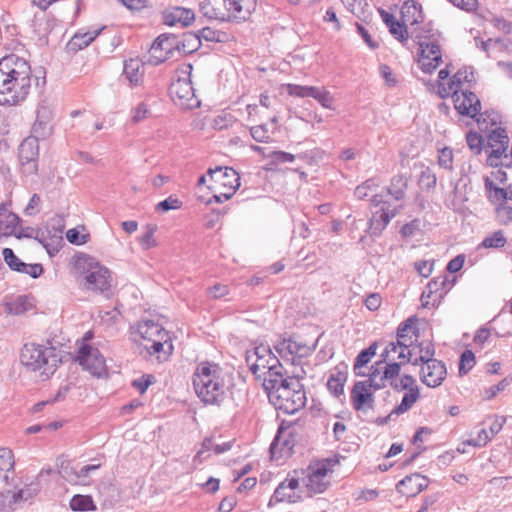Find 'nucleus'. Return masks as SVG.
<instances>
[{
    "label": "nucleus",
    "mask_w": 512,
    "mask_h": 512,
    "mask_svg": "<svg viewBox=\"0 0 512 512\" xmlns=\"http://www.w3.org/2000/svg\"><path fill=\"white\" fill-rule=\"evenodd\" d=\"M401 208L402 206H398V208L390 210L389 207L381 206L379 210L374 212L369 221V226L370 230L372 231V234L379 235L389 224L390 220L396 216L399 209Z\"/></svg>",
    "instance_id": "obj_26"
},
{
    "label": "nucleus",
    "mask_w": 512,
    "mask_h": 512,
    "mask_svg": "<svg viewBox=\"0 0 512 512\" xmlns=\"http://www.w3.org/2000/svg\"><path fill=\"white\" fill-rule=\"evenodd\" d=\"M474 79L473 72L467 70H459L451 79V85L460 91V88L464 82H471Z\"/></svg>",
    "instance_id": "obj_58"
},
{
    "label": "nucleus",
    "mask_w": 512,
    "mask_h": 512,
    "mask_svg": "<svg viewBox=\"0 0 512 512\" xmlns=\"http://www.w3.org/2000/svg\"><path fill=\"white\" fill-rule=\"evenodd\" d=\"M77 360L83 369L89 371L98 378L107 374L104 356L100 351L86 343H83L78 351Z\"/></svg>",
    "instance_id": "obj_13"
},
{
    "label": "nucleus",
    "mask_w": 512,
    "mask_h": 512,
    "mask_svg": "<svg viewBox=\"0 0 512 512\" xmlns=\"http://www.w3.org/2000/svg\"><path fill=\"white\" fill-rule=\"evenodd\" d=\"M367 386L372 387L374 390H380L386 386V378L383 377L382 365L378 366L377 362L372 365L368 374V379L363 380Z\"/></svg>",
    "instance_id": "obj_37"
},
{
    "label": "nucleus",
    "mask_w": 512,
    "mask_h": 512,
    "mask_svg": "<svg viewBox=\"0 0 512 512\" xmlns=\"http://www.w3.org/2000/svg\"><path fill=\"white\" fill-rule=\"evenodd\" d=\"M268 398L276 409L286 414L296 413L305 406L307 400L304 387L296 377L270 392Z\"/></svg>",
    "instance_id": "obj_7"
},
{
    "label": "nucleus",
    "mask_w": 512,
    "mask_h": 512,
    "mask_svg": "<svg viewBox=\"0 0 512 512\" xmlns=\"http://www.w3.org/2000/svg\"><path fill=\"white\" fill-rule=\"evenodd\" d=\"M391 387L396 391L409 390L411 387H414L416 384V380L413 376L405 374L399 380H393L390 382Z\"/></svg>",
    "instance_id": "obj_49"
},
{
    "label": "nucleus",
    "mask_w": 512,
    "mask_h": 512,
    "mask_svg": "<svg viewBox=\"0 0 512 512\" xmlns=\"http://www.w3.org/2000/svg\"><path fill=\"white\" fill-rule=\"evenodd\" d=\"M419 351L421 353L419 360H421L422 364H427L428 361L435 360L433 358L435 349L430 343H428L426 346H424V343H421L419 345Z\"/></svg>",
    "instance_id": "obj_62"
},
{
    "label": "nucleus",
    "mask_w": 512,
    "mask_h": 512,
    "mask_svg": "<svg viewBox=\"0 0 512 512\" xmlns=\"http://www.w3.org/2000/svg\"><path fill=\"white\" fill-rule=\"evenodd\" d=\"M46 233H49L48 229L44 231L42 229H35L33 227H20L18 225L13 236H15L17 239L33 238L41 243L46 248V250L51 253V243L48 241Z\"/></svg>",
    "instance_id": "obj_27"
},
{
    "label": "nucleus",
    "mask_w": 512,
    "mask_h": 512,
    "mask_svg": "<svg viewBox=\"0 0 512 512\" xmlns=\"http://www.w3.org/2000/svg\"><path fill=\"white\" fill-rule=\"evenodd\" d=\"M428 483L427 477L415 473L399 481L396 488L400 494L406 497H414L427 488Z\"/></svg>",
    "instance_id": "obj_23"
},
{
    "label": "nucleus",
    "mask_w": 512,
    "mask_h": 512,
    "mask_svg": "<svg viewBox=\"0 0 512 512\" xmlns=\"http://www.w3.org/2000/svg\"><path fill=\"white\" fill-rule=\"evenodd\" d=\"M13 496L14 491H0V512H13L16 509L18 503L13 501Z\"/></svg>",
    "instance_id": "obj_41"
},
{
    "label": "nucleus",
    "mask_w": 512,
    "mask_h": 512,
    "mask_svg": "<svg viewBox=\"0 0 512 512\" xmlns=\"http://www.w3.org/2000/svg\"><path fill=\"white\" fill-rule=\"evenodd\" d=\"M401 15L403 22L409 23L410 25L419 24L424 20L421 5L412 0L406 1L403 4Z\"/></svg>",
    "instance_id": "obj_29"
},
{
    "label": "nucleus",
    "mask_w": 512,
    "mask_h": 512,
    "mask_svg": "<svg viewBox=\"0 0 512 512\" xmlns=\"http://www.w3.org/2000/svg\"><path fill=\"white\" fill-rule=\"evenodd\" d=\"M291 378L292 377L286 375V370L280 361H278V364L273 365L271 369L265 371L261 377L263 380V388L267 395L273 390H276L277 387L284 385Z\"/></svg>",
    "instance_id": "obj_24"
},
{
    "label": "nucleus",
    "mask_w": 512,
    "mask_h": 512,
    "mask_svg": "<svg viewBox=\"0 0 512 512\" xmlns=\"http://www.w3.org/2000/svg\"><path fill=\"white\" fill-rule=\"evenodd\" d=\"M437 177L431 168L426 167L419 177V186L423 189H432L436 186Z\"/></svg>",
    "instance_id": "obj_46"
},
{
    "label": "nucleus",
    "mask_w": 512,
    "mask_h": 512,
    "mask_svg": "<svg viewBox=\"0 0 512 512\" xmlns=\"http://www.w3.org/2000/svg\"><path fill=\"white\" fill-rule=\"evenodd\" d=\"M447 369L440 360L428 361L421 368V381L431 388L440 386L445 380Z\"/></svg>",
    "instance_id": "obj_21"
},
{
    "label": "nucleus",
    "mask_w": 512,
    "mask_h": 512,
    "mask_svg": "<svg viewBox=\"0 0 512 512\" xmlns=\"http://www.w3.org/2000/svg\"><path fill=\"white\" fill-rule=\"evenodd\" d=\"M14 454L7 447H0V480L4 484L9 483V473L14 471Z\"/></svg>",
    "instance_id": "obj_31"
},
{
    "label": "nucleus",
    "mask_w": 512,
    "mask_h": 512,
    "mask_svg": "<svg viewBox=\"0 0 512 512\" xmlns=\"http://www.w3.org/2000/svg\"><path fill=\"white\" fill-rule=\"evenodd\" d=\"M438 163L439 165L447 170H452L453 168V153L449 148H444L440 150L438 155Z\"/></svg>",
    "instance_id": "obj_61"
},
{
    "label": "nucleus",
    "mask_w": 512,
    "mask_h": 512,
    "mask_svg": "<svg viewBox=\"0 0 512 512\" xmlns=\"http://www.w3.org/2000/svg\"><path fill=\"white\" fill-rule=\"evenodd\" d=\"M419 398L420 389L418 385H415L414 387H411L409 390H407V392L403 395L400 404L392 410L390 415H401L407 412L413 407V405L417 402Z\"/></svg>",
    "instance_id": "obj_32"
},
{
    "label": "nucleus",
    "mask_w": 512,
    "mask_h": 512,
    "mask_svg": "<svg viewBox=\"0 0 512 512\" xmlns=\"http://www.w3.org/2000/svg\"><path fill=\"white\" fill-rule=\"evenodd\" d=\"M374 390L367 386L366 382L357 381L350 392V401L353 409L357 412L367 413L374 408Z\"/></svg>",
    "instance_id": "obj_17"
},
{
    "label": "nucleus",
    "mask_w": 512,
    "mask_h": 512,
    "mask_svg": "<svg viewBox=\"0 0 512 512\" xmlns=\"http://www.w3.org/2000/svg\"><path fill=\"white\" fill-rule=\"evenodd\" d=\"M346 380L347 372L336 369L330 374L327 380V388L334 396L338 397L344 392V384Z\"/></svg>",
    "instance_id": "obj_34"
},
{
    "label": "nucleus",
    "mask_w": 512,
    "mask_h": 512,
    "mask_svg": "<svg viewBox=\"0 0 512 512\" xmlns=\"http://www.w3.org/2000/svg\"><path fill=\"white\" fill-rule=\"evenodd\" d=\"M509 137L504 128L498 127L487 135V145L491 152L487 158V164L491 167H498L503 164L502 159L508 160V165L512 164V150L510 155L507 153L509 147Z\"/></svg>",
    "instance_id": "obj_9"
},
{
    "label": "nucleus",
    "mask_w": 512,
    "mask_h": 512,
    "mask_svg": "<svg viewBox=\"0 0 512 512\" xmlns=\"http://www.w3.org/2000/svg\"><path fill=\"white\" fill-rule=\"evenodd\" d=\"M398 349H400L398 342L388 343L384 351L381 353V360L377 362V365H383V363L387 361H396L394 354L398 353Z\"/></svg>",
    "instance_id": "obj_56"
},
{
    "label": "nucleus",
    "mask_w": 512,
    "mask_h": 512,
    "mask_svg": "<svg viewBox=\"0 0 512 512\" xmlns=\"http://www.w3.org/2000/svg\"><path fill=\"white\" fill-rule=\"evenodd\" d=\"M145 233L140 237L139 242L143 249L148 250L154 246H156V240L154 238V234L157 230V226L153 224H148L146 226Z\"/></svg>",
    "instance_id": "obj_45"
},
{
    "label": "nucleus",
    "mask_w": 512,
    "mask_h": 512,
    "mask_svg": "<svg viewBox=\"0 0 512 512\" xmlns=\"http://www.w3.org/2000/svg\"><path fill=\"white\" fill-rule=\"evenodd\" d=\"M66 238L71 244L81 245L85 244L87 241L86 235H81L79 231L75 228L69 229L66 233Z\"/></svg>",
    "instance_id": "obj_64"
},
{
    "label": "nucleus",
    "mask_w": 512,
    "mask_h": 512,
    "mask_svg": "<svg viewBox=\"0 0 512 512\" xmlns=\"http://www.w3.org/2000/svg\"><path fill=\"white\" fill-rule=\"evenodd\" d=\"M39 140L30 135L19 146V161L26 175H33L38 170Z\"/></svg>",
    "instance_id": "obj_15"
},
{
    "label": "nucleus",
    "mask_w": 512,
    "mask_h": 512,
    "mask_svg": "<svg viewBox=\"0 0 512 512\" xmlns=\"http://www.w3.org/2000/svg\"><path fill=\"white\" fill-rule=\"evenodd\" d=\"M221 369L209 362L200 363L193 374V386L197 396L205 404L219 406L226 397V387Z\"/></svg>",
    "instance_id": "obj_2"
},
{
    "label": "nucleus",
    "mask_w": 512,
    "mask_h": 512,
    "mask_svg": "<svg viewBox=\"0 0 512 512\" xmlns=\"http://www.w3.org/2000/svg\"><path fill=\"white\" fill-rule=\"evenodd\" d=\"M102 29H94L86 32H77L69 41L71 50H81L87 47L101 32Z\"/></svg>",
    "instance_id": "obj_33"
},
{
    "label": "nucleus",
    "mask_w": 512,
    "mask_h": 512,
    "mask_svg": "<svg viewBox=\"0 0 512 512\" xmlns=\"http://www.w3.org/2000/svg\"><path fill=\"white\" fill-rule=\"evenodd\" d=\"M199 7L206 18L240 22L255 11L256 0H203Z\"/></svg>",
    "instance_id": "obj_4"
},
{
    "label": "nucleus",
    "mask_w": 512,
    "mask_h": 512,
    "mask_svg": "<svg viewBox=\"0 0 512 512\" xmlns=\"http://www.w3.org/2000/svg\"><path fill=\"white\" fill-rule=\"evenodd\" d=\"M39 492V484L38 483H30L25 485L23 488L14 491V496L12 497L14 502L18 504L26 502L32 498H34Z\"/></svg>",
    "instance_id": "obj_40"
},
{
    "label": "nucleus",
    "mask_w": 512,
    "mask_h": 512,
    "mask_svg": "<svg viewBox=\"0 0 512 512\" xmlns=\"http://www.w3.org/2000/svg\"><path fill=\"white\" fill-rule=\"evenodd\" d=\"M208 295L213 299H218L224 297L229 294V288L223 284H215L214 286L208 288Z\"/></svg>",
    "instance_id": "obj_63"
},
{
    "label": "nucleus",
    "mask_w": 512,
    "mask_h": 512,
    "mask_svg": "<svg viewBox=\"0 0 512 512\" xmlns=\"http://www.w3.org/2000/svg\"><path fill=\"white\" fill-rule=\"evenodd\" d=\"M2 256L11 270L27 274L32 278H38L43 273L41 264H27L20 260L11 248H4Z\"/></svg>",
    "instance_id": "obj_22"
},
{
    "label": "nucleus",
    "mask_w": 512,
    "mask_h": 512,
    "mask_svg": "<svg viewBox=\"0 0 512 512\" xmlns=\"http://www.w3.org/2000/svg\"><path fill=\"white\" fill-rule=\"evenodd\" d=\"M195 15L191 9L183 7H171L164 11V23L169 26L180 25L186 27L194 20Z\"/></svg>",
    "instance_id": "obj_25"
},
{
    "label": "nucleus",
    "mask_w": 512,
    "mask_h": 512,
    "mask_svg": "<svg viewBox=\"0 0 512 512\" xmlns=\"http://www.w3.org/2000/svg\"><path fill=\"white\" fill-rule=\"evenodd\" d=\"M389 32L394 36L395 39H397L400 42H405L409 38V34L407 31L405 22L400 23V22L396 21L389 28Z\"/></svg>",
    "instance_id": "obj_57"
},
{
    "label": "nucleus",
    "mask_w": 512,
    "mask_h": 512,
    "mask_svg": "<svg viewBox=\"0 0 512 512\" xmlns=\"http://www.w3.org/2000/svg\"><path fill=\"white\" fill-rule=\"evenodd\" d=\"M377 350V343H372L368 348L362 350L355 359L354 371L358 376H364L365 374L358 371L366 364H368L373 356H375Z\"/></svg>",
    "instance_id": "obj_38"
},
{
    "label": "nucleus",
    "mask_w": 512,
    "mask_h": 512,
    "mask_svg": "<svg viewBox=\"0 0 512 512\" xmlns=\"http://www.w3.org/2000/svg\"><path fill=\"white\" fill-rule=\"evenodd\" d=\"M74 269L76 274L85 279V286L89 290L104 292L111 287L109 270L87 254L75 258Z\"/></svg>",
    "instance_id": "obj_6"
},
{
    "label": "nucleus",
    "mask_w": 512,
    "mask_h": 512,
    "mask_svg": "<svg viewBox=\"0 0 512 512\" xmlns=\"http://www.w3.org/2000/svg\"><path fill=\"white\" fill-rule=\"evenodd\" d=\"M182 206V202L173 196H169L167 199L159 202L156 206V210L160 212H168L169 210L179 209Z\"/></svg>",
    "instance_id": "obj_60"
},
{
    "label": "nucleus",
    "mask_w": 512,
    "mask_h": 512,
    "mask_svg": "<svg viewBox=\"0 0 512 512\" xmlns=\"http://www.w3.org/2000/svg\"><path fill=\"white\" fill-rule=\"evenodd\" d=\"M196 35L200 38V41L203 39L209 42H222L226 36L224 32L213 30L210 27L198 30Z\"/></svg>",
    "instance_id": "obj_42"
},
{
    "label": "nucleus",
    "mask_w": 512,
    "mask_h": 512,
    "mask_svg": "<svg viewBox=\"0 0 512 512\" xmlns=\"http://www.w3.org/2000/svg\"><path fill=\"white\" fill-rule=\"evenodd\" d=\"M20 361L28 370L38 371L48 379L55 373L61 358L54 347L25 344L21 350Z\"/></svg>",
    "instance_id": "obj_5"
},
{
    "label": "nucleus",
    "mask_w": 512,
    "mask_h": 512,
    "mask_svg": "<svg viewBox=\"0 0 512 512\" xmlns=\"http://www.w3.org/2000/svg\"><path fill=\"white\" fill-rule=\"evenodd\" d=\"M287 91L289 95L297 97H311L312 93L315 92L314 86H301L296 84H288Z\"/></svg>",
    "instance_id": "obj_55"
},
{
    "label": "nucleus",
    "mask_w": 512,
    "mask_h": 512,
    "mask_svg": "<svg viewBox=\"0 0 512 512\" xmlns=\"http://www.w3.org/2000/svg\"><path fill=\"white\" fill-rule=\"evenodd\" d=\"M412 36L418 40V64L421 70L424 73H433L442 62V52L439 44L431 39L422 40L423 37L420 34L414 35V32H412Z\"/></svg>",
    "instance_id": "obj_10"
},
{
    "label": "nucleus",
    "mask_w": 512,
    "mask_h": 512,
    "mask_svg": "<svg viewBox=\"0 0 512 512\" xmlns=\"http://www.w3.org/2000/svg\"><path fill=\"white\" fill-rule=\"evenodd\" d=\"M179 38L174 34H161L153 42L147 62L151 65H159L178 54Z\"/></svg>",
    "instance_id": "obj_11"
},
{
    "label": "nucleus",
    "mask_w": 512,
    "mask_h": 512,
    "mask_svg": "<svg viewBox=\"0 0 512 512\" xmlns=\"http://www.w3.org/2000/svg\"><path fill=\"white\" fill-rule=\"evenodd\" d=\"M200 38L196 33L187 32L183 34V39H179L178 54H191L197 51L200 47Z\"/></svg>",
    "instance_id": "obj_36"
},
{
    "label": "nucleus",
    "mask_w": 512,
    "mask_h": 512,
    "mask_svg": "<svg viewBox=\"0 0 512 512\" xmlns=\"http://www.w3.org/2000/svg\"><path fill=\"white\" fill-rule=\"evenodd\" d=\"M311 97L317 100L324 108H331L333 98L329 91L315 87V92L312 93Z\"/></svg>",
    "instance_id": "obj_59"
},
{
    "label": "nucleus",
    "mask_w": 512,
    "mask_h": 512,
    "mask_svg": "<svg viewBox=\"0 0 512 512\" xmlns=\"http://www.w3.org/2000/svg\"><path fill=\"white\" fill-rule=\"evenodd\" d=\"M264 156L267 159H270V163L274 165L293 162L295 159V156L293 154L284 151H272Z\"/></svg>",
    "instance_id": "obj_51"
},
{
    "label": "nucleus",
    "mask_w": 512,
    "mask_h": 512,
    "mask_svg": "<svg viewBox=\"0 0 512 512\" xmlns=\"http://www.w3.org/2000/svg\"><path fill=\"white\" fill-rule=\"evenodd\" d=\"M279 359L267 345H259L246 353V362L250 371L257 379H261L265 371L278 364Z\"/></svg>",
    "instance_id": "obj_12"
},
{
    "label": "nucleus",
    "mask_w": 512,
    "mask_h": 512,
    "mask_svg": "<svg viewBox=\"0 0 512 512\" xmlns=\"http://www.w3.org/2000/svg\"><path fill=\"white\" fill-rule=\"evenodd\" d=\"M446 285H447V279L446 278H443V279H434V280H431L427 287H426V291L423 293L422 297L425 296V294L427 293V297H431L432 294H436L440 288L442 290H444L443 292H441L439 294V297H442L444 293L447 292L448 289H446Z\"/></svg>",
    "instance_id": "obj_50"
},
{
    "label": "nucleus",
    "mask_w": 512,
    "mask_h": 512,
    "mask_svg": "<svg viewBox=\"0 0 512 512\" xmlns=\"http://www.w3.org/2000/svg\"><path fill=\"white\" fill-rule=\"evenodd\" d=\"M53 107L46 101H42L36 111V120L31 129V135L38 139L48 138L53 131Z\"/></svg>",
    "instance_id": "obj_18"
},
{
    "label": "nucleus",
    "mask_w": 512,
    "mask_h": 512,
    "mask_svg": "<svg viewBox=\"0 0 512 512\" xmlns=\"http://www.w3.org/2000/svg\"><path fill=\"white\" fill-rule=\"evenodd\" d=\"M170 94L173 100L185 109H193L200 105L189 77H179L172 82Z\"/></svg>",
    "instance_id": "obj_14"
},
{
    "label": "nucleus",
    "mask_w": 512,
    "mask_h": 512,
    "mask_svg": "<svg viewBox=\"0 0 512 512\" xmlns=\"http://www.w3.org/2000/svg\"><path fill=\"white\" fill-rule=\"evenodd\" d=\"M407 187L408 179L403 175H396L391 179L387 192L391 197L399 201L405 197Z\"/></svg>",
    "instance_id": "obj_35"
},
{
    "label": "nucleus",
    "mask_w": 512,
    "mask_h": 512,
    "mask_svg": "<svg viewBox=\"0 0 512 512\" xmlns=\"http://www.w3.org/2000/svg\"><path fill=\"white\" fill-rule=\"evenodd\" d=\"M496 219L502 225H507L512 221V207L506 203H501L496 207Z\"/></svg>",
    "instance_id": "obj_52"
},
{
    "label": "nucleus",
    "mask_w": 512,
    "mask_h": 512,
    "mask_svg": "<svg viewBox=\"0 0 512 512\" xmlns=\"http://www.w3.org/2000/svg\"><path fill=\"white\" fill-rule=\"evenodd\" d=\"M302 491L299 488V481L296 478H286L282 481L274 491L268 506H272L273 503L279 502H290L295 503L302 498Z\"/></svg>",
    "instance_id": "obj_20"
},
{
    "label": "nucleus",
    "mask_w": 512,
    "mask_h": 512,
    "mask_svg": "<svg viewBox=\"0 0 512 512\" xmlns=\"http://www.w3.org/2000/svg\"><path fill=\"white\" fill-rule=\"evenodd\" d=\"M506 244V238L501 230L495 231L492 235L487 236L482 241L485 248H501Z\"/></svg>",
    "instance_id": "obj_43"
},
{
    "label": "nucleus",
    "mask_w": 512,
    "mask_h": 512,
    "mask_svg": "<svg viewBox=\"0 0 512 512\" xmlns=\"http://www.w3.org/2000/svg\"><path fill=\"white\" fill-rule=\"evenodd\" d=\"M467 145L472 152L475 154H480L482 151L483 138L477 132L470 131L466 135Z\"/></svg>",
    "instance_id": "obj_54"
},
{
    "label": "nucleus",
    "mask_w": 512,
    "mask_h": 512,
    "mask_svg": "<svg viewBox=\"0 0 512 512\" xmlns=\"http://www.w3.org/2000/svg\"><path fill=\"white\" fill-rule=\"evenodd\" d=\"M5 312L11 315H22L33 308L31 299L26 295H19L5 302Z\"/></svg>",
    "instance_id": "obj_30"
},
{
    "label": "nucleus",
    "mask_w": 512,
    "mask_h": 512,
    "mask_svg": "<svg viewBox=\"0 0 512 512\" xmlns=\"http://www.w3.org/2000/svg\"><path fill=\"white\" fill-rule=\"evenodd\" d=\"M475 365V355L471 350H465L460 357L459 374H467Z\"/></svg>",
    "instance_id": "obj_44"
},
{
    "label": "nucleus",
    "mask_w": 512,
    "mask_h": 512,
    "mask_svg": "<svg viewBox=\"0 0 512 512\" xmlns=\"http://www.w3.org/2000/svg\"><path fill=\"white\" fill-rule=\"evenodd\" d=\"M252 138L261 143H268L271 140L269 130L266 125H257L250 128Z\"/></svg>",
    "instance_id": "obj_53"
},
{
    "label": "nucleus",
    "mask_w": 512,
    "mask_h": 512,
    "mask_svg": "<svg viewBox=\"0 0 512 512\" xmlns=\"http://www.w3.org/2000/svg\"><path fill=\"white\" fill-rule=\"evenodd\" d=\"M123 75L132 86L140 85L144 75V65L139 59H129L124 63Z\"/></svg>",
    "instance_id": "obj_28"
},
{
    "label": "nucleus",
    "mask_w": 512,
    "mask_h": 512,
    "mask_svg": "<svg viewBox=\"0 0 512 512\" xmlns=\"http://www.w3.org/2000/svg\"><path fill=\"white\" fill-rule=\"evenodd\" d=\"M208 173L215 184L224 189L221 194L225 200L230 199L240 186V177L232 168L217 167L210 169Z\"/></svg>",
    "instance_id": "obj_16"
},
{
    "label": "nucleus",
    "mask_w": 512,
    "mask_h": 512,
    "mask_svg": "<svg viewBox=\"0 0 512 512\" xmlns=\"http://www.w3.org/2000/svg\"><path fill=\"white\" fill-rule=\"evenodd\" d=\"M452 98L454 107L460 114L469 116L479 121L477 116L480 113L481 102L476 94L469 90H454Z\"/></svg>",
    "instance_id": "obj_19"
},
{
    "label": "nucleus",
    "mask_w": 512,
    "mask_h": 512,
    "mask_svg": "<svg viewBox=\"0 0 512 512\" xmlns=\"http://www.w3.org/2000/svg\"><path fill=\"white\" fill-rule=\"evenodd\" d=\"M100 467V464H89L80 468V470H76L75 478L79 480L76 482L78 485H88L90 484L89 475L96 471Z\"/></svg>",
    "instance_id": "obj_48"
},
{
    "label": "nucleus",
    "mask_w": 512,
    "mask_h": 512,
    "mask_svg": "<svg viewBox=\"0 0 512 512\" xmlns=\"http://www.w3.org/2000/svg\"><path fill=\"white\" fill-rule=\"evenodd\" d=\"M70 508L73 511H94L96 506L93 503L92 497L88 495H75L70 500Z\"/></svg>",
    "instance_id": "obj_39"
},
{
    "label": "nucleus",
    "mask_w": 512,
    "mask_h": 512,
    "mask_svg": "<svg viewBox=\"0 0 512 512\" xmlns=\"http://www.w3.org/2000/svg\"><path fill=\"white\" fill-rule=\"evenodd\" d=\"M31 88L29 63L15 54L0 59V104L14 105L23 101Z\"/></svg>",
    "instance_id": "obj_1"
},
{
    "label": "nucleus",
    "mask_w": 512,
    "mask_h": 512,
    "mask_svg": "<svg viewBox=\"0 0 512 512\" xmlns=\"http://www.w3.org/2000/svg\"><path fill=\"white\" fill-rule=\"evenodd\" d=\"M337 463L333 459H324L308 467V475L303 480L308 496L323 493L330 485L332 467Z\"/></svg>",
    "instance_id": "obj_8"
},
{
    "label": "nucleus",
    "mask_w": 512,
    "mask_h": 512,
    "mask_svg": "<svg viewBox=\"0 0 512 512\" xmlns=\"http://www.w3.org/2000/svg\"><path fill=\"white\" fill-rule=\"evenodd\" d=\"M132 329L134 341L143 345L148 356H155L158 362L168 359L173 346L161 324L154 320H140Z\"/></svg>",
    "instance_id": "obj_3"
},
{
    "label": "nucleus",
    "mask_w": 512,
    "mask_h": 512,
    "mask_svg": "<svg viewBox=\"0 0 512 512\" xmlns=\"http://www.w3.org/2000/svg\"><path fill=\"white\" fill-rule=\"evenodd\" d=\"M383 364V377L386 378V381L396 380L401 371L400 363H397V361H387Z\"/></svg>",
    "instance_id": "obj_47"
}]
</instances>
